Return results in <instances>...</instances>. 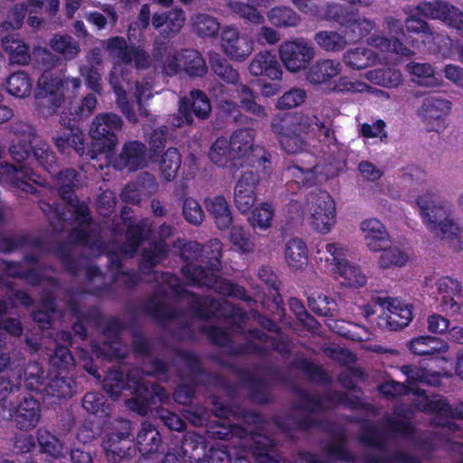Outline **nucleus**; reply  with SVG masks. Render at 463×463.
<instances>
[{"label":"nucleus","mask_w":463,"mask_h":463,"mask_svg":"<svg viewBox=\"0 0 463 463\" xmlns=\"http://www.w3.org/2000/svg\"><path fill=\"white\" fill-rule=\"evenodd\" d=\"M41 240L25 233L14 235L0 234V252L8 254L24 246L40 247Z\"/></svg>","instance_id":"nucleus-58"},{"label":"nucleus","mask_w":463,"mask_h":463,"mask_svg":"<svg viewBox=\"0 0 463 463\" xmlns=\"http://www.w3.org/2000/svg\"><path fill=\"white\" fill-rule=\"evenodd\" d=\"M124 328L123 322L117 317H109L105 321L102 333L109 340L93 345V353L97 358L112 362L122 361L127 357L125 348L119 340Z\"/></svg>","instance_id":"nucleus-17"},{"label":"nucleus","mask_w":463,"mask_h":463,"mask_svg":"<svg viewBox=\"0 0 463 463\" xmlns=\"http://www.w3.org/2000/svg\"><path fill=\"white\" fill-rule=\"evenodd\" d=\"M181 273L191 286L213 288L220 295L238 298L247 303L253 301L243 286L207 272L202 267L193 265L182 267Z\"/></svg>","instance_id":"nucleus-10"},{"label":"nucleus","mask_w":463,"mask_h":463,"mask_svg":"<svg viewBox=\"0 0 463 463\" xmlns=\"http://www.w3.org/2000/svg\"><path fill=\"white\" fill-rule=\"evenodd\" d=\"M413 307L398 298L387 301V309L378 317L377 326L382 329L398 331L407 326L413 318Z\"/></svg>","instance_id":"nucleus-28"},{"label":"nucleus","mask_w":463,"mask_h":463,"mask_svg":"<svg viewBox=\"0 0 463 463\" xmlns=\"http://www.w3.org/2000/svg\"><path fill=\"white\" fill-rule=\"evenodd\" d=\"M121 430L109 433L102 441L105 457L109 462L119 463L136 453L131 439V421L121 420Z\"/></svg>","instance_id":"nucleus-19"},{"label":"nucleus","mask_w":463,"mask_h":463,"mask_svg":"<svg viewBox=\"0 0 463 463\" xmlns=\"http://www.w3.org/2000/svg\"><path fill=\"white\" fill-rule=\"evenodd\" d=\"M129 392L133 396L126 401L127 406L139 415H146L154 404L153 398L148 391V385L145 383L144 379L142 378Z\"/></svg>","instance_id":"nucleus-44"},{"label":"nucleus","mask_w":463,"mask_h":463,"mask_svg":"<svg viewBox=\"0 0 463 463\" xmlns=\"http://www.w3.org/2000/svg\"><path fill=\"white\" fill-rule=\"evenodd\" d=\"M326 252L329 257L326 258V262L334 265L335 273L341 279V284L348 288H361L367 282V278L358 265L346 260L347 250L340 243H326Z\"/></svg>","instance_id":"nucleus-14"},{"label":"nucleus","mask_w":463,"mask_h":463,"mask_svg":"<svg viewBox=\"0 0 463 463\" xmlns=\"http://www.w3.org/2000/svg\"><path fill=\"white\" fill-rule=\"evenodd\" d=\"M210 160L221 167H227L229 165L237 166V160L234 152H232L228 140L220 137L213 143L209 151Z\"/></svg>","instance_id":"nucleus-50"},{"label":"nucleus","mask_w":463,"mask_h":463,"mask_svg":"<svg viewBox=\"0 0 463 463\" xmlns=\"http://www.w3.org/2000/svg\"><path fill=\"white\" fill-rule=\"evenodd\" d=\"M439 305L441 311L449 315H456L461 311L459 299L463 287L460 281L449 276L441 277L437 283Z\"/></svg>","instance_id":"nucleus-30"},{"label":"nucleus","mask_w":463,"mask_h":463,"mask_svg":"<svg viewBox=\"0 0 463 463\" xmlns=\"http://www.w3.org/2000/svg\"><path fill=\"white\" fill-rule=\"evenodd\" d=\"M306 127H301L297 118H281L271 123V130L278 136L282 149L288 154L301 152L307 143L301 137Z\"/></svg>","instance_id":"nucleus-21"},{"label":"nucleus","mask_w":463,"mask_h":463,"mask_svg":"<svg viewBox=\"0 0 463 463\" xmlns=\"http://www.w3.org/2000/svg\"><path fill=\"white\" fill-rule=\"evenodd\" d=\"M174 246L180 250V258L188 265L202 267L207 272H219L222 269V244L213 239L205 244L195 241L177 239Z\"/></svg>","instance_id":"nucleus-9"},{"label":"nucleus","mask_w":463,"mask_h":463,"mask_svg":"<svg viewBox=\"0 0 463 463\" xmlns=\"http://www.w3.org/2000/svg\"><path fill=\"white\" fill-rule=\"evenodd\" d=\"M181 62L182 69L190 77H203L207 71L208 68L206 62L197 50L184 49L181 51Z\"/></svg>","instance_id":"nucleus-48"},{"label":"nucleus","mask_w":463,"mask_h":463,"mask_svg":"<svg viewBox=\"0 0 463 463\" xmlns=\"http://www.w3.org/2000/svg\"><path fill=\"white\" fill-rule=\"evenodd\" d=\"M5 85L10 95L22 99L31 94L33 80L27 72L18 71L7 78Z\"/></svg>","instance_id":"nucleus-54"},{"label":"nucleus","mask_w":463,"mask_h":463,"mask_svg":"<svg viewBox=\"0 0 463 463\" xmlns=\"http://www.w3.org/2000/svg\"><path fill=\"white\" fill-rule=\"evenodd\" d=\"M211 110L208 96L201 90H192L188 97L180 99L177 113L172 118V125L175 128L191 126L194 123L193 116L203 120L209 118Z\"/></svg>","instance_id":"nucleus-15"},{"label":"nucleus","mask_w":463,"mask_h":463,"mask_svg":"<svg viewBox=\"0 0 463 463\" xmlns=\"http://www.w3.org/2000/svg\"><path fill=\"white\" fill-rule=\"evenodd\" d=\"M246 423L253 424L257 431H250L249 450L255 463H279L281 457L277 451L275 440L260 433L267 423L265 417L255 411L248 410L243 412Z\"/></svg>","instance_id":"nucleus-12"},{"label":"nucleus","mask_w":463,"mask_h":463,"mask_svg":"<svg viewBox=\"0 0 463 463\" xmlns=\"http://www.w3.org/2000/svg\"><path fill=\"white\" fill-rule=\"evenodd\" d=\"M146 146L140 141L131 140L124 144L118 158L121 168L137 171L146 165Z\"/></svg>","instance_id":"nucleus-35"},{"label":"nucleus","mask_w":463,"mask_h":463,"mask_svg":"<svg viewBox=\"0 0 463 463\" xmlns=\"http://www.w3.org/2000/svg\"><path fill=\"white\" fill-rule=\"evenodd\" d=\"M210 65L213 73L227 84L236 85L240 79V74L232 65L219 54L210 57Z\"/></svg>","instance_id":"nucleus-57"},{"label":"nucleus","mask_w":463,"mask_h":463,"mask_svg":"<svg viewBox=\"0 0 463 463\" xmlns=\"http://www.w3.org/2000/svg\"><path fill=\"white\" fill-rule=\"evenodd\" d=\"M236 92L242 109L258 118L267 117L265 108L257 102V99L259 98L258 93L248 85L242 83L239 84Z\"/></svg>","instance_id":"nucleus-47"},{"label":"nucleus","mask_w":463,"mask_h":463,"mask_svg":"<svg viewBox=\"0 0 463 463\" xmlns=\"http://www.w3.org/2000/svg\"><path fill=\"white\" fill-rule=\"evenodd\" d=\"M369 43L382 52H392L405 58L412 57L415 52L396 37H386L384 35H373Z\"/></svg>","instance_id":"nucleus-51"},{"label":"nucleus","mask_w":463,"mask_h":463,"mask_svg":"<svg viewBox=\"0 0 463 463\" xmlns=\"http://www.w3.org/2000/svg\"><path fill=\"white\" fill-rule=\"evenodd\" d=\"M249 71L253 76H265L272 80H280L282 69L277 56L269 51L260 52L249 65Z\"/></svg>","instance_id":"nucleus-33"},{"label":"nucleus","mask_w":463,"mask_h":463,"mask_svg":"<svg viewBox=\"0 0 463 463\" xmlns=\"http://www.w3.org/2000/svg\"><path fill=\"white\" fill-rule=\"evenodd\" d=\"M416 203L420 209L422 222L430 232L442 239L453 240L458 237L460 232L459 227L449 219V211L438 199L435 191L428 190L419 195Z\"/></svg>","instance_id":"nucleus-6"},{"label":"nucleus","mask_w":463,"mask_h":463,"mask_svg":"<svg viewBox=\"0 0 463 463\" xmlns=\"http://www.w3.org/2000/svg\"><path fill=\"white\" fill-rule=\"evenodd\" d=\"M23 375L24 372L21 368L9 369L7 365L0 372V403L21 389Z\"/></svg>","instance_id":"nucleus-49"},{"label":"nucleus","mask_w":463,"mask_h":463,"mask_svg":"<svg viewBox=\"0 0 463 463\" xmlns=\"http://www.w3.org/2000/svg\"><path fill=\"white\" fill-rule=\"evenodd\" d=\"M158 297H165V294L156 293L146 299L142 307L143 311L161 324L177 319L181 316V311L159 300Z\"/></svg>","instance_id":"nucleus-36"},{"label":"nucleus","mask_w":463,"mask_h":463,"mask_svg":"<svg viewBox=\"0 0 463 463\" xmlns=\"http://www.w3.org/2000/svg\"><path fill=\"white\" fill-rule=\"evenodd\" d=\"M323 17L327 22L337 24L349 43L360 42L375 27L374 22L361 15L357 9L337 3H327Z\"/></svg>","instance_id":"nucleus-5"},{"label":"nucleus","mask_w":463,"mask_h":463,"mask_svg":"<svg viewBox=\"0 0 463 463\" xmlns=\"http://www.w3.org/2000/svg\"><path fill=\"white\" fill-rule=\"evenodd\" d=\"M35 56L45 69L38 79L34 92L36 107L41 114L52 116L57 113L66 97L76 95L81 80L80 78L70 79L49 71L55 65L57 57L46 48L39 49Z\"/></svg>","instance_id":"nucleus-2"},{"label":"nucleus","mask_w":463,"mask_h":463,"mask_svg":"<svg viewBox=\"0 0 463 463\" xmlns=\"http://www.w3.org/2000/svg\"><path fill=\"white\" fill-rule=\"evenodd\" d=\"M378 55L366 47H356L347 51L343 58L346 67L352 70H364L376 63Z\"/></svg>","instance_id":"nucleus-46"},{"label":"nucleus","mask_w":463,"mask_h":463,"mask_svg":"<svg viewBox=\"0 0 463 463\" xmlns=\"http://www.w3.org/2000/svg\"><path fill=\"white\" fill-rule=\"evenodd\" d=\"M2 46L9 55V61L12 64L26 65L30 62L29 46L18 34L6 35L2 40Z\"/></svg>","instance_id":"nucleus-41"},{"label":"nucleus","mask_w":463,"mask_h":463,"mask_svg":"<svg viewBox=\"0 0 463 463\" xmlns=\"http://www.w3.org/2000/svg\"><path fill=\"white\" fill-rule=\"evenodd\" d=\"M97 106V98L93 93L86 95L80 102L71 100L65 110L61 112L60 123L64 127L53 137L57 148L61 153L73 149L78 155L84 153L85 134L79 123L92 114Z\"/></svg>","instance_id":"nucleus-3"},{"label":"nucleus","mask_w":463,"mask_h":463,"mask_svg":"<svg viewBox=\"0 0 463 463\" xmlns=\"http://www.w3.org/2000/svg\"><path fill=\"white\" fill-rule=\"evenodd\" d=\"M254 130L252 128H239L235 130L228 140L237 160H242L240 165L248 163L251 168H261L263 175L270 171L269 152L263 147L253 148Z\"/></svg>","instance_id":"nucleus-11"},{"label":"nucleus","mask_w":463,"mask_h":463,"mask_svg":"<svg viewBox=\"0 0 463 463\" xmlns=\"http://www.w3.org/2000/svg\"><path fill=\"white\" fill-rule=\"evenodd\" d=\"M365 233L366 245L372 251H381L389 246V235L384 225L375 218H370L361 223Z\"/></svg>","instance_id":"nucleus-39"},{"label":"nucleus","mask_w":463,"mask_h":463,"mask_svg":"<svg viewBox=\"0 0 463 463\" xmlns=\"http://www.w3.org/2000/svg\"><path fill=\"white\" fill-rule=\"evenodd\" d=\"M295 393L302 399V402L294 403L293 409L303 413L289 414L285 420H276L275 424L283 432L290 430L308 431L312 429H324L330 422L317 420L312 413L327 411L338 406L349 409L362 407L361 399L358 396H350L340 391H330L323 394L312 393L301 388H296Z\"/></svg>","instance_id":"nucleus-1"},{"label":"nucleus","mask_w":463,"mask_h":463,"mask_svg":"<svg viewBox=\"0 0 463 463\" xmlns=\"http://www.w3.org/2000/svg\"><path fill=\"white\" fill-rule=\"evenodd\" d=\"M369 43L382 52H392L405 58L412 57L415 52L396 37H386L384 35H373Z\"/></svg>","instance_id":"nucleus-52"},{"label":"nucleus","mask_w":463,"mask_h":463,"mask_svg":"<svg viewBox=\"0 0 463 463\" xmlns=\"http://www.w3.org/2000/svg\"><path fill=\"white\" fill-rule=\"evenodd\" d=\"M18 137L9 148L12 158L17 163L34 161L47 173H54L55 153L42 141L32 128Z\"/></svg>","instance_id":"nucleus-8"},{"label":"nucleus","mask_w":463,"mask_h":463,"mask_svg":"<svg viewBox=\"0 0 463 463\" xmlns=\"http://www.w3.org/2000/svg\"><path fill=\"white\" fill-rule=\"evenodd\" d=\"M341 64L332 60H319L308 68L307 79L312 84H323L339 74Z\"/></svg>","instance_id":"nucleus-42"},{"label":"nucleus","mask_w":463,"mask_h":463,"mask_svg":"<svg viewBox=\"0 0 463 463\" xmlns=\"http://www.w3.org/2000/svg\"><path fill=\"white\" fill-rule=\"evenodd\" d=\"M169 254V246L163 240H156L141 253V265L146 269H153Z\"/></svg>","instance_id":"nucleus-56"},{"label":"nucleus","mask_w":463,"mask_h":463,"mask_svg":"<svg viewBox=\"0 0 463 463\" xmlns=\"http://www.w3.org/2000/svg\"><path fill=\"white\" fill-rule=\"evenodd\" d=\"M123 127L120 116L112 112L99 113L92 119L89 134L90 145L84 143V153L79 155L85 160H93L100 154L113 151Z\"/></svg>","instance_id":"nucleus-4"},{"label":"nucleus","mask_w":463,"mask_h":463,"mask_svg":"<svg viewBox=\"0 0 463 463\" xmlns=\"http://www.w3.org/2000/svg\"><path fill=\"white\" fill-rule=\"evenodd\" d=\"M165 277L169 278L166 281L169 283L171 290L177 298H191L188 305V311L194 318L205 321L212 318H219L222 310L227 308L220 300L213 298L202 297L197 293L188 291L181 285L177 276L166 273Z\"/></svg>","instance_id":"nucleus-13"},{"label":"nucleus","mask_w":463,"mask_h":463,"mask_svg":"<svg viewBox=\"0 0 463 463\" xmlns=\"http://www.w3.org/2000/svg\"><path fill=\"white\" fill-rule=\"evenodd\" d=\"M285 259L294 270H301L307 265V247L304 241L293 238L286 243Z\"/></svg>","instance_id":"nucleus-45"},{"label":"nucleus","mask_w":463,"mask_h":463,"mask_svg":"<svg viewBox=\"0 0 463 463\" xmlns=\"http://www.w3.org/2000/svg\"><path fill=\"white\" fill-rule=\"evenodd\" d=\"M221 46L224 54L235 61H245L253 51L252 40L233 26L222 29Z\"/></svg>","instance_id":"nucleus-24"},{"label":"nucleus","mask_w":463,"mask_h":463,"mask_svg":"<svg viewBox=\"0 0 463 463\" xmlns=\"http://www.w3.org/2000/svg\"><path fill=\"white\" fill-rule=\"evenodd\" d=\"M220 412L217 416L220 418L217 420H213L206 429V433L209 438L219 440H230L233 437L244 438L247 436V430L237 424H227V415L229 409L221 407Z\"/></svg>","instance_id":"nucleus-31"},{"label":"nucleus","mask_w":463,"mask_h":463,"mask_svg":"<svg viewBox=\"0 0 463 463\" xmlns=\"http://www.w3.org/2000/svg\"><path fill=\"white\" fill-rule=\"evenodd\" d=\"M364 463H421V460L408 452L396 450L392 454L365 455Z\"/></svg>","instance_id":"nucleus-64"},{"label":"nucleus","mask_w":463,"mask_h":463,"mask_svg":"<svg viewBox=\"0 0 463 463\" xmlns=\"http://www.w3.org/2000/svg\"><path fill=\"white\" fill-rule=\"evenodd\" d=\"M411 392L419 396L413 402L415 409L419 411L429 412L433 415V424L449 429L455 425L450 420L452 406L447 398L439 394L429 396L426 391L420 388H411Z\"/></svg>","instance_id":"nucleus-18"},{"label":"nucleus","mask_w":463,"mask_h":463,"mask_svg":"<svg viewBox=\"0 0 463 463\" xmlns=\"http://www.w3.org/2000/svg\"><path fill=\"white\" fill-rule=\"evenodd\" d=\"M181 167V155L175 147L168 148L162 156L159 168L165 181L174 180Z\"/></svg>","instance_id":"nucleus-62"},{"label":"nucleus","mask_w":463,"mask_h":463,"mask_svg":"<svg viewBox=\"0 0 463 463\" xmlns=\"http://www.w3.org/2000/svg\"><path fill=\"white\" fill-rule=\"evenodd\" d=\"M289 368L303 373L308 381L317 385H328L332 383V378L321 364H317L307 357L293 359Z\"/></svg>","instance_id":"nucleus-40"},{"label":"nucleus","mask_w":463,"mask_h":463,"mask_svg":"<svg viewBox=\"0 0 463 463\" xmlns=\"http://www.w3.org/2000/svg\"><path fill=\"white\" fill-rule=\"evenodd\" d=\"M259 168L244 171L234 187L233 201L241 213L251 210L257 200L256 189L260 183Z\"/></svg>","instance_id":"nucleus-25"},{"label":"nucleus","mask_w":463,"mask_h":463,"mask_svg":"<svg viewBox=\"0 0 463 463\" xmlns=\"http://www.w3.org/2000/svg\"><path fill=\"white\" fill-rule=\"evenodd\" d=\"M415 11L425 18L444 22L463 38V12L457 6L442 0L424 1L416 5Z\"/></svg>","instance_id":"nucleus-20"},{"label":"nucleus","mask_w":463,"mask_h":463,"mask_svg":"<svg viewBox=\"0 0 463 463\" xmlns=\"http://www.w3.org/2000/svg\"><path fill=\"white\" fill-rule=\"evenodd\" d=\"M279 58L286 69L298 72L307 68L314 57L313 47L302 38L286 41L279 48Z\"/></svg>","instance_id":"nucleus-22"},{"label":"nucleus","mask_w":463,"mask_h":463,"mask_svg":"<svg viewBox=\"0 0 463 463\" xmlns=\"http://www.w3.org/2000/svg\"><path fill=\"white\" fill-rule=\"evenodd\" d=\"M161 446L162 438L156 427L150 421H144L137 435L136 450L143 458H148L156 454Z\"/></svg>","instance_id":"nucleus-32"},{"label":"nucleus","mask_w":463,"mask_h":463,"mask_svg":"<svg viewBox=\"0 0 463 463\" xmlns=\"http://www.w3.org/2000/svg\"><path fill=\"white\" fill-rule=\"evenodd\" d=\"M127 226L124 245L132 253L149 239L156 228L147 218H142L137 222L128 223Z\"/></svg>","instance_id":"nucleus-38"},{"label":"nucleus","mask_w":463,"mask_h":463,"mask_svg":"<svg viewBox=\"0 0 463 463\" xmlns=\"http://www.w3.org/2000/svg\"><path fill=\"white\" fill-rule=\"evenodd\" d=\"M311 213V225L321 233H327L335 223V205L326 191L310 193L307 197Z\"/></svg>","instance_id":"nucleus-16"},{"label":"nucleus","mask_w":463,"mask_h":463,"mask_svg":"<svg viewBox=\"0 0 463 463\" xmlns=\"http://www.w3.org/2000/svg\"><path fill=\"white\" fill-rule=\"evenodd\" d=\"M198 385L199 381L194 375L181 376L180 383L173 392L174 401L182 405L189 404L195 395Z\"/></svg>","instance_id":"nucleus-61"},{"label":"nucleus","mask_w":463,"mask_h":463,"mask_svg":"<svg viewBox=\"0 0 463 463\" xmlns=\"http://www.w3.org/2000/svg\"><path fill=\"white\" fill-rule=\"evenodd\" d=\"M43 370L35 364L24 371V386L27 390L44 396L67 399L75 393V381L67 373H56L47 376Z\"/></svg>","instance_id":"nucleus-7"},{"label":"nucleus","mask_w":463,"mask_h":463,"mask_svg":"<svg viewBox=\"0 0 463 463\" xmlns=\"http://www.w3.org/2000/svg\"><path fill=\"white\" fill-rule=\"evenodd\" d=\"M452 103L439 96H428L423 101L419 115L427 125L428 131L439 132L445 128V118L451 110Z\"/></svg>","instance_id":"nucleus-26"},{"label":"nucleus","mask_w":463,"mask_h":463,"mask_svg":"<svg viewBox=\"0 0 463 463\" xmlns=\"http://www.w3.org/2000/svg\"><path fill=\"white\" fill-rule=\"evenodd\" d=\"M269 23L278 28L296 27L299 24L300 16L290 7H273L268 14Z\"/></svg>","instance_id":"nucleus-60"},{"label":"nucleus","mask_w":463,"mask_h":463,"mask_svg":"<svg viewBox=\"0 0 463 463\" xmlns=\"http://www.w3.org/2000/svg\"><path fill=\"white\" fill-rule=\"evenodd\" d=\"M204 206L220 231L229 230L233 223L231 206L223 195H215L204 200Z\"/></svg>","instance_id":"nucleus-34"},{"label":"nucleus","mask_w":463,"mask_h":463,"mask_svg":"<svg viewBox=\"0 0 463 463\" xmlns=\"http://www.w3.org/2000/svg\"><path fill=\"white\" fill-rule=\"evenodd\" d=\"M108 50L122 63L130 65L134 62L137 69L150 67V55L141 45H128L122 36L110 37L108 40Z\"/></svg>","instance_id":"nucleus-23"},{"label":"nucleus","mask_w":463,"mask_h":463,"mask_svg":"<svg viewBox=\"0 0 463 463\" xmlns=\"http://www.w3.org/2000/svg\"><path fill=\"white\" fill-rule=\"evenodd\" d=\"M37 442L40 447V453L35 454V457L39 462L47 463L46 460L43 461V454L52 458H58L63 456V444L55 435L51 433L46 429H38Z\"/></svg>","instance_id":"nucleus-43"},{"label":"nucleus","mask_w":463,"mask_h":463,"mask_svg":"<svg viewBox=\"0 0 463 463\" xmlns=\"http://www.w3.org/2000/svg\"><path fill=\"white\" fill-rule=\"evenodd\" d=\"M314 40L322 50L333 52L343 51L349 43L343 33L335 31H319Z\"/></svg>","instance_id":"nucleus-59"},{"label":"nucleus","mask_w":463,"mask_h":463,"mask_svg":"<svg viewBox=\"0 0 463 463\" xmlns=\"http://www.w3.org/2000/svg\"><path fill=\"white\" fill-rule=\"evenodd\" d=\"M250 400L255 404L266 405L273 402L269 383L261 377L250 376L247 380Z\"/></svg>","instance_id":"nucleus-55"},{"label":"nucleus","mask_w":463,"mask_h":463,"mask_svg":"<svg viewBox=\"0 0 463 463\" xmlns=\"http://www.w3.org/2000/svg\"><path fill=\"white\" fill-rule=\"evenodd\" d=\"M184 460L189 463H201L207 456V443L203 435L193 431L184 434L181 441Z\"/></svg>","instance_id":"nucleus-37"},{"label":"nucleus","mask_w":463,"mask_h":463,"mask_svg":"<svg viewBox=\"0 0 463 463\" xmlns=\"http://www.w3.org/2000/svg\"><path fill=\"white\" fill-rule=\"evenodd\" d=\"M142 373L137 369H130L126 373L121 369L108 371L102 382L103 390L117 400L123 391H130L142 380Z\"/></svg>","instance_id":"nucleus-29"},{"label":"nucleus","mask_w":463,"mask_h":463,"mask_svg":"<svg viewBox=\"0 0 463 463\" xmlns=\"http://www.w3.org/2000/svg\"><path fill=\"white\" fill-rule=\"evenodd\" d=\"M74 365L75 359L69 347L57 344L49 360V373H51V374L56 373H69L70 369L74 367Z\"/></svg>","instance_id":"nucleus-53"},{"label":"nucleus","mask_w":463,"mask_h":463,"mask_svg":"<svg viewBox=\"0 0 463 463\" xmlns=\"http://www.w3.org/2000/svg\"><path fill=\"white\" fill-rule=\"evenodd\" d=\"M11 420L21 430H31L34 429L41 419V404L39 401L30 394L23 398L9 409Z\"/></svg>","instance_id":"nucleus-27"},{"label":"nucleus","mask_w":463,"mask_h":463,"mask_svg":"<svg viewBox=\"0 0 463 463\" xmlns=\"http://www.w3.org/2000/svg\"><path fill=\"white\" fill-rule=\"evenodd\" d=\"M359 441L365 447L374 448L380 451H385L387 449L384 433L378 426L368 421L362 427Z\"/></svg>","instance_id":"nucleus-63"}]
</instances>
